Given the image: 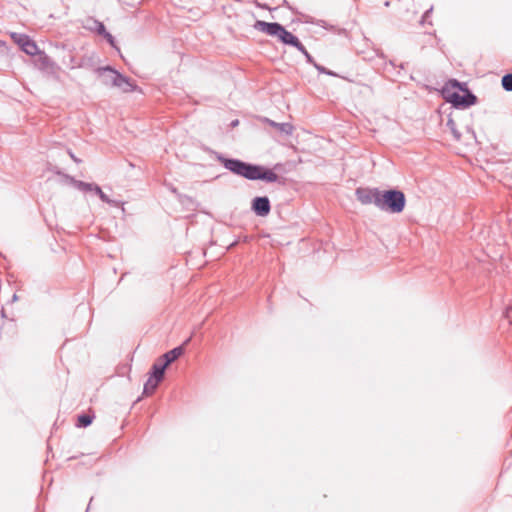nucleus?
<instances>
[{"label":"nucleus","instance_id":"obj_1","mask_svg":"<svg viewBox=\"0 0 512 512\" xmlns=\"http://www.w3.org/2000/svg\"><path fill=\"white\" fill-rule=\"evenodd\" d=\"M216 159L230 172L248 180H264L273 183L279 179L275 172L260 165L246 163L239 159L226 158L219 153L216 155Z\"/></svg>","mask_w":512,"mask_h":512},{"label":"nucleus","instance_id":"obj_2","mask_svg":"<svg viewBox=\"0 0 512 512\" xmlns=\"http://www.w3.org/2000/svg\"><path fill=\"white\" fill-rule=\"evenodd\" d=\"M254 28L269 36L276 37L283 44L293 46L297 50H304V46L300 40L291 32L287 31L280 23L257 20L254 24Z\"/></svg>","mask_w":512,"mask_h":512},{"label":"nucleus","instance_id":"obj_3","mask_svg":"<svg viewBox=\"0 0 512 512\" xmlns=\"http://www.w3.org/2000/svg\"><path fill=\"white\" fill-rule=\"evenodd\" d=\"M406 199L399 190H387L380 192L379 209L390 213H400L405 207Z\"/></svg>","mask_w":512,"mask_h":512},{"label":"nucleus","instance_id":"obj_4","mask_svg":"<svg viewBox=\"0 0 512 512\" xmlns=\"http://www.w3.org/2000/svg\"><path fill=\"white\" fill-rule=\"evenodd\" d=\"M356 196H357V199L362 203V204H374L377 208H379V203H380V191L377 190V189H374V190H369V189H362V188H358L356 190Z\"/></svg>","mask_w":512,"mask_h":512},{"label":"nucleus","instance_id":"obj_5","mask_svg":"<svg viewBox=\"0 0 512 512\" xmlns=\"http://www.w3.org/2000/svg\"><path fill=\"white\" fill-rule=\"evenodd\" d=\"M464 94L463 95H460L459 93L457 92H454L452 93L450 96H449V101L455 106V107H469L473 104L476 103V96L474 94H472L470 91H468L467 89L464 90Z\"/></svg>","mask_w":512,"mask_h":512},{"label":"nucleus","instance_id":"obj_6","mask_svg":"<svg viewBox=\"0 0 512 512\" xmlns=\"http://www.w3.org/2000/svg\"><path fill=\"white\" fill-rule=\"evenodd\" d=\"M271 209L270 201L268 197H255L252 201V210L258 216H266L269 214Z\"/></svg>","mask_w":512,"mask_h":512},{"label":"nucleus","instance_id":"obj_7","mask_svg":"<svg viewBox=\"0 0 512 512\" xmlns=\"http://www.w3.org/2000/svg\"><path fill=\"white\" fill-rule=\"evenodd\" d=\"M96 72L102 78V83L104 85L114 87L117 76L116 70H114L110 66H106L98 68Z\"/></svg>","mask_w":512,"mask_h":512},{"label":"nucleus","instance_id":"obj_8","mask_svg":"<svg viewBox=\"0 0 512 512\" xmlns=\"http://www.w3.org/2000/svg\"><path fill=\"white\" fill-rule=\"evenodd\" d=\"M22 50L28 55H35L38 53V47L34 41L29 39L27 36L22 35L17 40Z\"/></svg>","mask_w":512,"mask_h":512},{"label":"nucleus","instance_id":"obj_9","mask_svg":"<svg viewBox=\"0 0 512 512\" xmlns=\"http://www.w3.org/2000/svg\"><path fill=\"white\" fill-rule=\"evenodd\" d=\"M114 87L121 89L123 92H131L135 89V85L130 81V79L123 76L119 72H117L116 83Z\"/></svg>","mask_w":512,"mask_h":512},{"label":"nucleus","instance_id":"obj_10","mask_svg":"<svg viewBox=\"0 0 512 512\" xmlns=\"http://www.w3.org/2000/svg\"><path fill=\"white\" fill-rule=\"evenodd\" d=\"M184 353L183 346H178L173 348L172 350L166 352L162 355L160 358L164 363H167V366H169L172 362L177 360L181 355Z\"/></svg>","mask_w":512,"mask_h":512},{"label":"nucleus","instance_id":"obj_11","mask_svg":"<svg viewBox=\"0 0 512 512\" xmlns=\"http://www.w3.org/2000/svg\"><path fill=\"white\" fill-rule=\"evenodd\" d=\"M167 363H164L160 358L156 361L151 368L150 376L157 378L158 380H162L164 378V373L167 368Z\"/></svg>","mask_w":512,"mask_h":512},{"label":"nucleus","instance_id":"obj_12","mask_svg":"<svg viewBox=\"0 0 512 512\" xmlns=\"http://www.w3.org/2000/svg\"><path fill=\"white\" fill-rule=\"evenodd\" d=\"M266 122L270 126L278 129L280 132H282V133H284L286 135H291L293 133L294 127L290 123H277V122H275L273 120H270V119H266Z\"/></svg>","mask_w":512,"mask_h":512},{"label":"nucleus","instance_id":"obj_13","mask_svg":"<svg viewBox=\"0 0 512 512\" xmlns=\"http://www.w3.org/2000/svg\"><path fill=\"white\" fill-rule=\"evenodd\" d=\"M161 381L162 380H158L155 377L149 376L144 384L143 394L146 396L153 394Z\"/></svg>","mask_w":512,"mask_h":512},{"label":"nucleus","instance_id":"obj_14","mask_svg":"<svg viewBox=\"0 0 512 512\" xmlns=\"http://www.w3.org/2000/svg\"><path fill=\"white\" fill-rule=\"evenodd\" d=\"M69 181L79 190L81 191H92L94 187V183H86L80 180H76L72 177H69Z\"/></svg>","mask_w":512,"mask_h":512},{"label":"nucleus","instance_id":"obj_15","mask_svg":"<svg viewBox=\"0 0 512 512\" xmlns=\"http://www.w3.org/2000/svg\"><path fill=\"white\" fill-rule=\"evenodd\" d=\"M446 127L450 131V133L453 135L454 139L456 141H459L461 138L460 132L456 128V123L452 118H449L446 122Z\"/></svg>","mask_w":512,"mask_h":512},{"label":"nucleus","instance_id":"obj_16","mask_svg":"<svg viewBox=\"0 0 512 512\" xmlns=\"http://www.w3.org/2000/svg\"><path fill=\"white\" fill-rule=\"evenodd\" d=\"M93 417L88 414H81L77 418L78 427H87L92 423Z\"/></svg>","mask_w":512,"mask_h":512},{"label":"nucleus","instance_id":"obj_17","mask_svg":"<svg viewBox=\"0 0 512 512\" xmlns=\"http://www.w3.org/2000/svg\"><path fill=\"white\" fill-rule=\"evenodd\" d=\"M501 84L504 90L512 91V73H508L502 77Z\"/></svg>","mask_w":512,"mask_h":512},{"label":"nucleus","instance_id":"obj_18","mask_svg":"<svg viewBox=\"0 0 512 512\" xmlns=\"http://www.w3.org/2000/svg\"><path fill=\"white\" fill-rule=\"evenodd\" d=\"M99 198H100L103 202H105V203H107V204H109V205L115 206V207H117V206H119V205L121 204L119 201H116V200L110 199V198H109V197H108L104 192H101V193L99 194Z\"/></svg>","mask_w":512,"mask_h":512},{"label":"nucleus","instance_id":"obj_19","mask_svg":"<svg viewBox=\"0 0 512 512\" xmlns=\"http://www.w3.org/2000/svg\"><path fill=\"white\" fill-rule=\"evenodd\" d=\"M315 68L321 74H327V75H330V76H337V74L335 72H333L331 70H328L327 68H325L324 66H321L319 64H315Z\"/></svg>","mask_w":512,"mask_h":512},{"label":"nucleus","instance_id":"obj_20","mask_svg":"<svg viewBox=\"0 0 512 512\" xmlns=\"http://www.w3.org/2000/svg\"><path fill=\"white\" fill-rule=\"evenodd\" d=\"M96 31L98 34L105 36L106 28L102 22L95 21Z\"/></svg>","mask_w":512,"mask_h":512},{"label":"nucleus","instance_id":"obj_21","mask_svg":"<svg viewBox=\"0 0 512 512\" xmlns=\"http://www.w3.org/2000/svg\"><path fill=\"white\" fill-rule=\"evenodd\" d=\"M298 51L301 52L305 56L308 63L312 64L315 67V64H317V63L314 61L313 57L309 54V52L306 50L305 47H304V50H298Z\"/></svg>","mask_w":512,"mask_h":512},{"label":"nucleus","instance_id":"obj_22","mask_svg":"<svg viewBox=\"0 0 512 512\" xmlns=\"http://www.w3.org/2000/svg\"><path fill=\"white\" fill-rule=\"evenodd\" d=\"M104 37L107 39L110 45L115 46L114 37L110 33H105Z\"/></svg>","mask_w":512,"mask_h":512},{"label":"nucleus","instance_id":"obj_23","mask_svg":"<svg viewBox=\"0 0 512 512\" xmlns=\"http://www.w3.org/2000/svg\"><path fill=\"white\" fill-rule=\"evenodd\" d=\"M506 318L512 324V307L506 310Z\"/></svg>","mask_w":512,"mask_h":512},{"label":"nucleus","instance_id":"obj_24","mask_svg":"<svg viewBox=\"0 0 512 512\" xmlns=\"http://www.w3.org/2000/svg\"><path fill=\"white\" fill-rule=\"evenodd\" d=\"M92 191L95 192V194H97L98 196H99V194L101 192H103L102 189L98 185H96V184H94V187L92 188Z\"/></svg>","mask_w":512,"mask_h":512},{"label":"nucleus","instance_id":"obj_25","mask_svg":"<svg viewBox=\"0 0 512 512\" xmlns=\"http://www.w3.org/2000/svg\"><path fill=\"white\" fill-rule=\"evenodd\" d=\"M453 87H460V83L457 80H451L449 82Z\"/></svg>","mask_w":512,"mask_h":512},{"label":"nucleus","instance_id":"obj_26","mask_svg":"<svg viewBox=\"0 0 512 512\" xmlns=\"http://www.w3.org/2000/svg\"><path fill=\"white\" fill-rule=\"evenodd\" d=\"M432 11V8H430L429 10H427L423 16V21H425L429 15V13Z\"/></svg>","mask_w":512,"mask_h":512},{"label":"nucleus","instance_id":"obj_27","mask_svg":"<svg viewBox=\"0 0 512 512\" xmlns=\"http://www.w3.org/2000/svg\"><path fill=\"white\" fill-rule=\"evenodd\" d=\"M238 124H239V120H237V119H236V120H233V121L231 122V124H230V125H231V127H233V128H234V127H236Z\"/></svg>","mask_w":512,"mask_h":512},{"label":"nucleus","instance_id":"obj_28","mask_svg":"<svg viewBox=\"0 0 512 512\" xmlns=\"http://www.w3.org/2000/svg\"><path fill=\"white\" fill-rule=\"evenodd\" d=\"M315 23H316L317 25H320V26H322V27H325V26H324V23H325V22H324L323 20H318V21H317V22H315Z\"/></svg>","mask_w":512,"mask_h":512},{"label":"nucleus","instance_id":"obj_29","mask_svg":"<svg viewBox=\"0 0 512 512\" xmlns=\"http://www.w3.org/2000/svg\"><path fill=\"white\" fill-rule=\"evenodd\" d=\"M70 156L75 162H79V159H77L76 156H74V154L70 153Z\"/></svg>","mask_w":512,"mask_h":512},{"label":"nucleus","instance_id":"obj_30","mask_svg":"<svg viewBox=\"0 0 512 512\" xmlns=\"http://www.w3.org/2000/svg\"><path fill=\"white\" fill-rule=\"evenodd\" d=\"M190 340H191V337H189L188 339H185V342L183 343L182 346L184 347V345H187L190 342Z\"/></svg>","mask_w":512,"mask_h":512},{"label":"nucleus","instance_id":"obj_31","mask_svg":"<svg viewBox=\"0 0 512 512\" xmlns=\"http://www.w3.org/2000/svg\"><path fill=\"white\" fill-rule=\"evenodd\" d=\"M4 44L1 40H0V45Z\"/></svg>","mask_w":512,"mask_h":512}]
</instances>
